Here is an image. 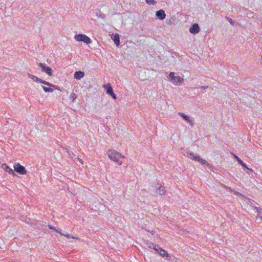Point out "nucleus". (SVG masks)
Wrapping results in <instances>:
<instances>
[{"label": "nucleus", "mask_w": 262, "mask_h": 262, "mask_svg": "<svg viewBox=\"0 0 262 262\" xmlns=\"http://www.w3.org/2000/svg\"><path fill=\"white\" fill-rule=\"evenodd\" d=\"M28 76L29 78H30L31 79H32L33 81L36 82H39L40 83H42V84H43L45 85H46L49 87L47 88V87H46V86H41L42 89L43 90V91L45 92H48V93H52L53 92V88H56V86H55V85L52 84L51 83H50L49 82H47L45 80H43L40 78H38L37 77L34 76V75H31V74H28Z\"/></svg>", "instance_id": "f257e3e1"}, {"label": "nucleus", "mask_w": 262, "mask_h": 262, "mask_svg": "<svg viewBox=\"0 0 262 262\" xmlns=\"http://www.w3.org/2000/svg\"><path fill=\"white\" fill-rule=\"evenodd\" d=\"M106 153L108 157L114 162H119L121 159L125 158L121 154L114 149H108Z\"/></svg>", "instance_id": "f03ea898"}, {"label": "nucleus", "mask_w": 262, "mask_h": 262, "mask_svg": "<svg viewBox=\"0 0 262 262\" xmlns=\"http://www.w3.org/2000/svg\"><path fill=\"white\" fill-rule=\"evenodd\" d=\"M170 80L174 85H180L183 82V78L179 76H175L173 72H171L169 75Z\"/></svg>", "instance_id": "7ed1b4c3"}, {"label": "nucleus", "mask_w": 262, "mask_h": 262, "mask_svg": "<svg viewBox=\"0 0 262 262\" xmlns=\"http://www.w3.org/2000/svg\"><path fill=\"white\" fill-rule=\"evenodd\" d=\"M76 41L81 42L82 41L85 43L89 44L91 43V39L84 34H78L74 36Z\"/></svg>", "instance_id": "20e7f679"}, {"label": "nucleus", "mask_w": 262, "mask_h": 262, "mask_svg": "<svg viewBox=\"0 0 262 262\" xmlns=\"http://www.w3.org/2000/svg\"><path fill=\"white\" fill-rule=\"evenodd\" d=\"M103 88L106 90V93L107 94L111 95L114 100L117 99L116 95L113 92V89L110 83H108L105 85H103Z\"/></svg>", "instance_id": "39448f33"}, {"label": "nucleus", "mask_w": 262, "mask_h": 262, "mask_svg": "<svg viewBox=\"0 0 262 262\" xmlns=\"http://www.w3.org/2000/svg\"><path fill=\"white\" fill-rule=\"evenodd\" d=\"M155 188L156 189V193L160 195H163L166 194V190L163 186L159 183L155 184Z\"/></svg>", "instance_id": "423d86ee"}, {"label": "nucleus", "mask_w": 262, "mask_h": 262, "mask_svg": "<svg viewBox=\"0 0 262 262\" xmlns=\"http://www.w3.org/2000/svg\"><path fill=\"white\" fill-rule=\"evenodd\" d=\"M38 66L41 69L42 72H45L49 76H52L53 71L50 67L46 66L45 64L42 63H39Z\"/></svg>", "instance_id": "0eeeda50"}, {"label": "nucleus", "mask_w": 262, "mask_h": 262, "mask_svg": "<svg viewBox=\"0 0 262 262\" xmlns=\"http://www.w3.org/2000/svg\"><path fill=\"white\" fill-rule=\"evenodd\" d=\"M14 170L20 174H25L26 173L25 168L21 165H13Z\"/></svg>", "instance_id": "6e6552de"}, {"label": "nucleus", "mask_w": 262, "mask_h": 262, "mask_svg": "<svg viewBox=\"0 0 262 262\" xmlns=\"http://www.w3.org/2000/svg\"><path fill=\"white\" fill-rule=\"evenodd\" d=\"M200 31V28L198 24L194 23L192 26L189 28V32L191 34H195L199 33Z\"/></svg>", "instance_id": "1a4fd4ad"}, {"label": "nucleus", "mask_w": 262, "mask_h": 262, "mask_svg": "<svg viewBox=\"0 0 262 262\" xmlns=\"http://www.w3.org/2000/svg\"><path fill=\"white\" fill-rule=\"evenodd\" d=\"M156 16L160 20L164 19L166 17L165 12L163 10H160L156 12Z\"/></svg>", "instance_id": "9d476101"}, {"label": "nucleus", "mask_w": 262, "mask_h": 262, "mask_svg": "<svg viewBox=\"0 0 262 262\" xmlns=\"http://www.w3.org/2000/svg\"><path fill=\"white\" fill-rule=\"evenodd\" d=\"M188 157L190 158V159H194L195 161L196 162H200L202 164H204V162L203 161V160L201 159L199 157L196 156H195L194 155H193L192 154H189L188 155Z\"/></svg>", "instance_id": "9b49d317"}, {"label": "nucleus", "mask_w": 262, "mask_h": 262, "mask_svg": "<svg viewBox=\"0 0 262 262\" xmlns=\"http://www.w3.org/2000/svg\"><path fill=\"white\" fill-rule=\"evenodd\" d=\"M156 251L162 257H168V253L164 249L159 247L156 250Z\"/></svg>", "instance_id": "f8f14e48"}, {"label": "nucleus", "mask_w": 262, "mask_h": 262, "mask_svg": "<svg viewBox=\"0 0 262 262\" xmlns=\"http://www.w3.org/2000/svg\"><path fill=\"white\" fill-rule=\"evenodd\" d=\"M84 76V73L82 71H77L74 73V77L77 80H80Z\"/></svg>", "instance_id": "ddd939ff"}, {"label": "nucleus", "mask_w": 262, "mask_h": 262, "mask_svg": "<svg viewBox=\"0 0 262 262\" xmlns=\"http://www.w3.org/2000/svg\"><path fill=\"white\" fill-rule=\"evenodd\" d=\"M2 168L10 174H14V172L13 169L9 167L8 165H2Z\"/></svg>", "instance_id": "4468645a"}, {"label": "nucleus", "mask_w": 262, "mask_h": 262, "mask_svg": "<svg viewBox=\"0 0 262 262\" xmlns=\"http://www.w3.org/2000/svg\"><path fill=\"white\" fill-rule=\"evenodd\" d=\"M146 245H147L148 248H152L155 251H156L157 248H159V246L158 245H155L154 243L149 241H147L146 242Z\"/></svg>", "instance_id": "2eb2a0df"}, {"label": "nucleus", "mask_w": 262, "mask_h": 262, "mask_svg": "<svg viewBox=\"0 0 262 262\" xmlns=\"http://www.w3.org/2000/svg\"><path fill=\"white\" fill-rule=\"evenodd\" d=\"M113 39V41H114V43L116 44V45L118 47L120 45V38L119 35L118 34L116 33L114 35V37L112 38Z\"/></svg>", "instance_id": "dca6fc26"}, {"label": "nucleus", "mask_w": 262, "mask_h": 262, "mask_svg": "<svg viewBox=\"0 0 262 262\" xmlns=\"http://www.w3.org/2000/svg\"><path fill=\"white\" fill-rule=\"evenodd\" d=\"M244 170H247V172L249 174L253 176V170L247 166V165H242Z\"/></svg>", "instance_id": "f3484780"}, {"label": "nucleus", "mask_w": 262, "mask_h": 262, "mask_svg": "<svg viewBox=\"0 0 262 262\" xmlns=\"http://www.w3.org/2000/svg\"><path fill=\"white\" fill-rule=\"evenodd\" d=\"M179 114L184 119H185L187 122H189V123H190L191 125L192 124V121L191 120L189 117L187 116V115H185L184 114L182 113H179Z\"/></svg>", "instance_id": "a211bd4d"}, {"label": "nucleus", "mask_w": 262, "mask_h": 262, "mask_svg": "<svg viewBox=\"0 0 262 262\" xmlns=\"http://www.w3.org/2000/svg\"><path fill=\"white\" fill-rule=\"evenodd\" d=\"M254 209L255 210H256V212H257V215L258 216V217L261 219V220H262V208H258V207H255L254 208Z\"/></svg>", "instance_id": "6ab92c4d"}, {"label": "nucleus", "mask_w": 262, "mask_h": 262, "mask_svg": "<svg viewBox=\"0 0 262 262\" xmlns=\"http://www.w3.org/2000/svg\"><path fill=\"white\" fill-rule=\"evenodd\" d=\"M48 227L50 229L54 230L57 233H59L60 235H62V233L61 232L60 230H59V228H56L55 227L53 226L52 225H49Z\"/></svg>", "instance_id": "aec40b11"}, {"label": "nucleus", "mask_w": 262, "mask_h": 262, "mask_svg": "<svg viewBox=\"0 0 262 262\" xmlns=\"http://www.w3.org/2000/svg\"><path fill=\"white\" fill-rule=\"evenodd\" d=\"M71 100L73 102L77 98V95L75 93H72L70 96Z\"/></svg>", "instance_id": "412c9836"}, {"label": "nucleus", "mask_w": 262, "mask_h": 262, "mask_svg": "<svg viewBox=\"0 0 262 262\" xmlns=\"http://www.w3.org/2000/svg\"><path fill=\"white\" fill-rule=\"evenodd\" d=\"M146 3L149 5H155L156 4V2L155 0H145Z\"/></svg>", "instance_id": "4be33fe9"}, {"label": "nucleus", "mask_w": 262, "mask_h": 262, "mask_svg": "<svg viewBox=\"0 0 262 262\" xmlns=\"http://www.w3.org/2000/svg\"><path fill=\"white\" fill-rule=\"evenodd\" d=\"M62 235L64 236L67 237L68 238H73V239H79V238L78 237H75L71 236L70 234H63L62 233Z\"/></svg>", "instance_id": "5701e85b"}, {"label": "nucleus", "mask_w": 262, "mask_h": 262, "mask_svg": "<svg viewBox=\"0 0 262 262\" xmlns=\"http://www.w3.org/2000/svg\"><path fill=\"white\" fill-rule=\"evenodd\" d=\"M228 189L230 191H232V192H233L234 193V194H236L237 195H241V193L236 191H235V190H233L231 188H228Z\"/></svg>", "instance_id": "b1692460"}, {"label": "nucleus", "mask_w": 262, "mask_h": 262, "mask_svg": "<svg viewBox=\"0 0 262 262\" xmlns=\"http://www.w3.org/2000/svg\"><path fill=\"white\" fill-rule=\"evenodd\" d=\"M234 157L237 159L239 164H244L242 161L236 156L234 155Z\"/></svg>", "instance_id": "393cba45"}, {"label": "nucleus", "mask_w": 262, "mask_h": 262, "mask_svg": "<svg viewBox=\"0 0 262 262\" xmlns=\"http://www.w3.org/2000/svg\"><path fill=\"white\" fill-rule=\"evenodd\" d=\"M150 233H151L152 234H155V231H151L150 232Z\"/></svg>", "instance_id": "a878e982"}, {"label": "nucleus", "mask_w": 262, "mask_h": 262, "mask_svg": "<svg viewBox=\"0 0 262 262\" xmlns=\"http://www.w3.org/2000/svg\"><path fill=\"white\" fill-rule=\"evenodd\" d=\"M224 187L227 188V187H226V186H224ZM228 188H229V187H227V188H228Z\"/></svg>", "instance_id": "bb28decb"}]
</instances>
